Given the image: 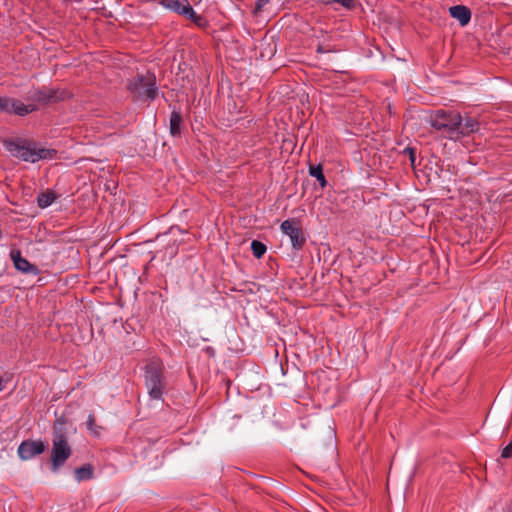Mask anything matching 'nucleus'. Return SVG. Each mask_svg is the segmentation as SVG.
Listing matches in <instances>:
<instances>
[{"label": "nucleus", "instance_id": "nucleus-1", "mask_svg": "<svg viewBox=\"0 0 512 512\" xmlns=\"http://www.w3.org/2000/svg\"><path fill=\"white\" fill-rule=\"evenodd\" d=\"M5 148L13 157L29 163L53 159L56 155L54 149L38 147L35 142L26 139L6 141Z\"/></svg>", "mask_w": 512, "mask_h": 512}, {"label": "nucleus", "instance_id": "nucleus-2", "mask_svg": "<svg viewBox=\"0 0 512 512\" xmlns=\"http://www.w3.org/2000/svg\"><path fill=\"white\" fill-rule=\"evenodd\" d=\"M64 425L65 421L63 419H58L53 426L52 449L50 455L51 469L53 472H58L72 455V448L68 443Z\"/></svg>", "mask_w": 512, "mask_h": 512}, {"label": "nucleus", "instance_id": "nucleus-3", "mask_svg": "<svg viewBox=\"0 0 512 512\" xmlns=\"http://www.w3.org/2000/svg\"><path fill=\"white\" fill-rule=\"evenodd\" d=\"M427 122L442 137L453 141L459 140V112L439 109L428 117Z\"/></svg>", "mask_w": 512, "mask_h": 512}, {"label": "nucleus", "instance_id": "nucleus-4", "mask_svg": "<svg viewBox=\"0 0 512 512\" xmlns=\"http://www.w3.org/2000/svg\"><path fill=\"white\" fill-rule=\"evenodd\" d=\"M145 386L148 394L153 400H162L165 391L162 367L157 362H151L144 370Z\"/></svg>", "mask_w": 512, "mask_h": 512}, {"label": "nucleus", "instance_id": "nucleus-5", "mask_svg": "<svg viewBox=\"0 0 512 512\" xmlns=\"http://www.w3.org/2000/svg\"><path fill=\"white\" fill-rule=\"evenodd\" d=\"M128 89L138 99L153 101L158 94L155 76L151 74L137 75L129 81Z\"/></svg>", "mask_w": 512, "mask_h": 512}, {"label": "nucleus", "instance_id": "nucleus-6", "mask_svg": "<svg viewBox=\"0 0 512 512\" xmlns=\"http://www.w3.org/2000/svg\"><path fill=\"white\" fill-rule=\"evenodd\" d=\"M280 229L289 237L291 246L294 250H300L306 243V237L303 229L296 219H288L281 223Z\"/></svg>", "mask_w": 512, "mask_h": 512}, {"label": "nucleus", "instance_id": "nucleus-7", "mask_svg": "<svg viewBox=\"0 0 512 512\" xmlns=\"http://www.w3.org/2000/svg\"><path fill=\"white\" fill-rule=\"evenodd\" d=\"M69 96V93L65 90L43 88L33 89L29 92V98L32 101L39 102L41 104H51L62 101Z\"/></svg>", "mask_w": 512, "mask_h": 512}, {"label": "nucleus", "instance_id": "nucleus-8", "mask_svg": "<svg viewBox=\"0 0 512 512\" xmlns=\"http://www.w3.org/2000/svg\"><path fill=\"white\" fill-rule=\"evenodd\" d=\"M46 444L42 440H24L18 446L17 453L21 460L27 461L42 454Z\"/></svg>", "mask_w": 512, "mask_h": 512}, {"label": "nucleus", "instance_id": "nucleus-9", "mask_svg": "<svg viewBox=\"0 0 512 512\" xmlns=\"http://www.w3.org/2000/svg\"><path fill=\"white\" fill-rule=\"evenodd\" d=\"M10 258L18 271L25 274L33 275H37L39 273V269L37 268V266L31 264L27 259L22 257L20 250H11Z\"/></svg>", "mask_w": 512, "mask_h": 512}, {"label": "nucleus", "instance_id": "nucleus-10", "mask_svg": "<svg viewBox=\"0 0 512 512\" xmlns=\"http://www.w3.org/2000/svg\"><path fill=\"white\" fill-rule=\"evenodd\" d=\"M160 3L166 9L183 15V13L194 14V9L187 0H160Z\"/></svg>", "mask_w": 512, "mask_h": 512}, {"label": "nucleus", "instance_id": "nucleus-11", "mask_svg": "<svg viewBox=\"0 0 512 512\" xmlns=\"http://www.w3.org/2000/svg\"><path fill=\"white\" fill-rule=\"evenodd\" d=\"M479 130V122L472 117L466 116L462 117L460 115V125H459V139L463 137H467L474 132Z\"/></svg>", "mask_w": 512, "mask_h": 512}, {"label": "nucleus", "instance_id": "nucleus-12", "mask_svg": "<svg viewBox=\"0 0 512 512\" xmlns=\"http://www.w3.org/2000/svg\"><path fill=\"white\" fill-rule=\"evenodd\" d=\"M451 17L457 19L461 26H465L471 19L470 9L463 5H455L449 8Z\"/></svg>", "mask_w": 512, "mask_h": 512}, {"label": "nucleus", "instance_id": "nucleus-13", "mask_svg": "<svg viewBox=\"0 0 512 512\" xmlns=\"http://www.w3.org/2000/svg\"><path fill=\"white\" fill-rule=\"evenodd\" d=\"M37 110V106L35 104H24L23 102L11 98V106L9 114H16L19 116H25L29 113Z\"/></svg>", "mask_w": 512, "mask_h": 512}, {"label": "nucleus", "instance_id": "nucleus-14", "mask_svg": "<svg viewBox=\"0 0 512 512\" xmlns=\"http://www.w3.org/2000/svg\"><path fill=\"white\" fill-rule=\"evenodd\" d=\"M181 123L182 117L180 112L173 110L170 114L169 119V130L173 137H179L181 135Z\"/></svg>", "mask_w": 512, "mask_h": 512}, {"label": "nucleus", "instance_id": "nucleus-15", "mask_svg": "<svg viewBox=\"0 0 512 512\" xmlns=\"http://www.w3.org/2000/svg\"><path fill=\"white\" fill-rule=\"evenodd\" d=\"M94 470L92 465L85 464L82 467L76 468L74 470V476L77 482H82L85 480H90L93 478Z\"/></svg>", "mask_w": 512, "mask_h": 512}, {"label": "nucleus", "instance_id": "nucleus-16", "mask_svg": "<svg viewBox=\"0 0 512 512\" xmlns=\"http://www.w3.org/2000/svg\"><path fill=\"white\" fill-rule=\"evenodd\" d=\"M56 195L53 191H46L43 193H40L37 196V204L40 208L44 209L52 205V203L55 201Z\"/></svg>", "mask_w": 512, "mask_h": 512}, {"label": "nucleus", "instance_id": "nucleus-17", "mask_svg": "<svg viewBox=\"0 0 512 512\" xmlns=\"http://www.w3.org/2000/svg\"><path fill=\"white\" fill-rule=\"evenodd\" d=\"M309 174L312 177L317 179V181L319 182V184H320V186L322 188L326 187L327 181H326V178H325V176L323 174V170H322V166L321 165L310 166Z\"/></svg>", "mask_w": 512, "mask_h": 512}, {"label": "nucleus", "instance_id": "nucleus-18", "mask_svg": "<svg viewBox=\"0 0 512 512\" xmlns=\"http://www.w3.org/2000/svg\"><path fill=\"white\" fill-rule=\"evenodd\" d=\"M251 250L256 258H261L265 254L267 248L266 245L263 244L262 242L258 240H253L251 242Z\"/></svg>", "mask_w": 512, "mask_h": 512}, {"label": "nucleus", "instance_id": "nucleus-19", "mask_svg": "<svg viewBox=\"0 0 512 512\" xmlns=\"http://www.w3.org/2000/svg\"><path fill=\"white\" fill-rule=\"evenodd\" d=\"M320 1L326 5L337 3L347 9H351L355 6V0H320Z\"/></svg>", "mask_w": 512, "mask_h": 512}, {"label": "nucleus", "instance_id": "nucleus-20", "mask_svg": "<svg viewBox=\"0 0 512 512\" xmlns=\"http://www.w3.org/2000/svg\"><path fill=\"white\" fill-rule=\"evenodd\" d=\"M11 98L0 96V112L10 113Z\"/></svg>", "mask_w": 512, "mask_h": 512}, {"label": "nucleus", "instance_id": "nucleus-21", "mask_svg": "<svg viewBox=\"0 0 512 512\" xmlns=\"http://www.w3.org/2000/svg\"><path fill=\"white\" fill-rule=\"evenodd\" d=\"M501 457L505 459L512 457V439L511 442L503 448Z\"/></svg>", "mask_w": 512, "mask_h": 512}, {"label": "nucleus", "instance_id": "nucleus-22", "mask_svg": "<svg viewBox=\"0 0 512 512\" xmlns=\"http://www.w3.org/2000/svg\"><path fill=\"white\" fill-rule=\"evenodd\" d=\"M184 16H187L189 19H191L194 23L200 24L202 21V17L199 16L195 11L194 14L191 15L190 13H183Z\"/></svg>", "mask_w": 512, "mask_h": 512}, {"label": "nucleus", "instance_id": "nucleus-23", "mask_svg": "<svg viewBox=\"0 0 512 512\" xmlns=\"http://www.w3.org/2000/svg\"><path fill=\"white\" fill-rule=\"evenodd\" d=\"M95 424V417L93 414H89L88 415V418H87V421H86V425H87V428L89 430H92L93 429V426Z\"/></svg>", "mask_w": 512, "mask_h": 512}, {"label": "nucleus", "instance_id": "nucleus-24", "mask_svg": "<svg viewBox=\"0 0 512 512\" xmlns=\"http://www.w3.org/2000/svg\"><path fill=\"white\" fill-rule=\"evenodd\" d=\"M405 152L409 153L411 164L414 165L415 162V150L413 148L407 147Z\"/></svg>", "mask_w": 512, "mask_h": 512}, {"label": "nucleus", "instance_id": "nucleus-25", "mask_svg": "<svg viewBox=\"0 0 512 512\" xmlns=\"http://www.w3.org/2000/svg\"><path fill=\"white\" fill-rule=\"evenodd\" d=\"M316 51L318 53H327L330 52L331 50L329 48H325L323 45H318Z\"/></svg>", "mask_w": 512, "mask_h": 512}, {"label": "nucleus", "instance_id": "nucleus-26", "mask_svg": "<svg viewBox=\"0 0 512 512\" xmlns=\"http://www.w3.org/2000/svg\"><path fill=\"white\" fill-rule=\"evenodd\" d=\"M267 2H268V0H258V7L260 8L262 5H264Z\"/></svg>", "mask_w": 512, "mask_h": 512}, {"label": "nucleus", "instance_id": "nucleus-27", "mask_svg": "<svg viewBox=\"0 0 512 512\" xmlns=\"http://www.w3.org/2000/svg\"><path fill=\"white\" fill-rule=\"evenodd\" d=\"M3 389V385H2V381L0 380V392L2 391Z\"/></svg>", "mask_w": 512, "mask_h": 512}]
</instances>
